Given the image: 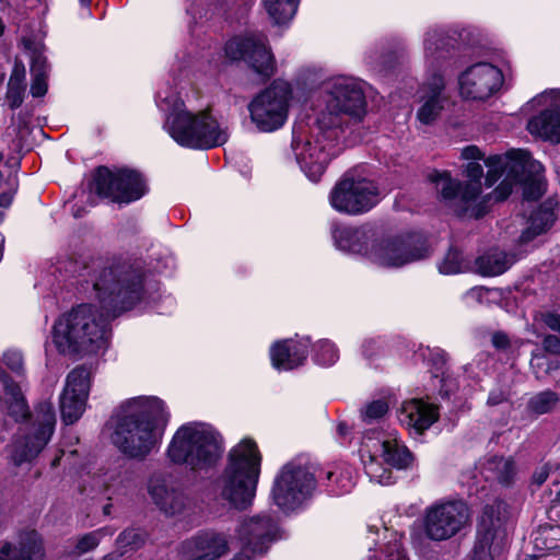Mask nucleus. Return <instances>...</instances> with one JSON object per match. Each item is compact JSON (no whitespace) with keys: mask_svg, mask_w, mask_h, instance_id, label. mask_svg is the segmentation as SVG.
I'll list each match as a JSON object with an SVG mask.
<instances>
[{"mask_svg":"<svg viewBox=\"0 0 560 560\" xmlns=\"http://www.w3.org/2000/svg\"><path fill=\"white\" fill-rule=\"evenodd\" d=\"M466 266L462 253L457 249H450L439 265V271L443 275H456L465 270Z\"/></svg>","mask_w":560,"mask_h":560,"instance_id":"obj_41","label":"nucleus"},{"mask_svg":"<svg viewBox=\"0 0 560 560\" xmlns=\"http://www.w3.org/2000/svg\"><path fill=\"white\" fill-rule=\"evenodd\" d=\"M383 532H384V536L386 537L387 534H388V529L387 528H383Z\"/></svg>","mask_w":560,"mask_h":560,"instance_id":"obj_62","label":"nucleus"},{"mask_svg":"<svg viewBox=\"0 0 560 560\" xmlns=\"http://www.w3.org/2000/svg\"><path fill=\"white\" fill-rule=\"evenodd\" d=\"M509 397V392L505 388H494L490 392L487 404L489 406H497L505 401Z\"/></svg>","mask_w":560,"mask_h":560,"instance_id":"obj_50","label":"nucleus"},{"mask_svg":"<svg viewBox=\"0 0 560 560\" xmlns=\"http://www.w3.org/2000/svg\"><path fill=\"white\" fill-rule=\"evenodd\" d=\"M5 365L16 374H21L23 371V357L18 350H9L3 355Z\"/></svg>","mask_w":560,"mask_h":560,"instance_id":"obj_47","label":"nucleus"},{"mask_svg":"<svg viewBox=\"0 0 560 560\" xmlns=\"http://www.w3.org/2000/svg\"><path fill=\"white\" fill-rule=\"evenodd\" d=\"M558 201L555 198H549L534 210L518 237V246H527L537 236L547 233L558 219Z\"/></svg>","mask_w":560,"mask_h":560,"instance_id":"obj_29","label":"nucleus"},{"mask_svg":"<svg viewBox=\"0 0 560 560\" xmlns=\"http://www.w3.org/2000/svg\"><path fill=\"white\" fill-rule=\"evenodd\" d=\"M462 158L469 162H478L483 159V154L476 145H468L463 149Z\"/></svg>","mask_w":560,"mask_h":560,"instance_id":"obj_52","label":"nucleus"},{"mask_svg":"<svg viewBox=\"0 0 560 560\" xmlns=\"http://www.w3.org/2000/svg\"><path fill=\"white\" fill-rule=\"evenodd\" d=\"M335 246L349 255L386 269L401 268L430 255L425 238L419 233H394L375 224L334 225Z\"/></svg>","mask_w":560,"mask_h":560,"instance_id":"obj_2","label":"nucleus"},{"mask_svg":"<svg viewBox=\"0 0 560 560\" xmlns=\"http://www.w3.org/2000/svg\"><path fill=\"white\" fill-rule=\"evenodd\" d=\"M558 397L552 392H541L529 400V409L535 413L542 415L550 411L557 404Z\"/></svg>","mask_w":560,"mask_h":560,"instance_id":"obj_42","label":"nucleus"},{"mask_svg":"<svg viewBox=\"0 0 560 560\" xmlns=\"http://www.w3.org/2000/svg\"><path fill=\"white\" fill-rule=\"evenodd\" d=\"M24 47L30 51L32 84L31 94L33 97H43L48 90V66L46 57L42 54V46L33 43L30 38H23Z\"/></svg>","mask_w":560,"mask_h":560,"instance_id":"obj_31","label":"nucleus"},{"mask_svg":"<svg viewBox=\"0 0 560 560\" xmlns=\"http://www.w3.org/2000/svg\"><path fill=\"white\" fill-rule=\"evenodd\" d=\"M145 535L141 529H125L116 539L117 550L107 553L102 560H120V558L129 550L138 549L144 542Z\"/></svg>","mask_w":560,"mask_h":560,"instance_id":"obj_36","label":"nucleus"},{"mask_svg":"<svg viewBox=\"0 0 560 560\" xmlns=\"http://www.w3.org/2000/svg\"><path fill=\"white\" fill-rule=\"evenodd\" d=\"M292 100V85L284 80L273 81L248 104L252 122L261 132L282 128L288 120Z\"/></svg>","mask_w":560,"mask_h":560,"instance_id":"obj_13","label":"nucleus"},{"mask_svg":"<svg viewBox=\"0 0 560 560\" xmlns=\"http://www.w3.org/2000/svg\"><path fill=\"white\" fill-rule=\"evenodd\" d=\"M3 30H4V25H3V22L0 20V36L2 35Z\"/></svg>","mask_w":560,"mask_h":560,"instance_id":"obj_61","label":"nucleus"},{"mask_svg":"<svg viewBox=\"0 0 560 560\" xmlns=\"http://www.w3.org/2000/svg\"><path fill=\"white\" fill-rule=\"evenodd\" d=\"M149 271L158 273L171 272L175 268V258L168 249H163L151 258Z\"/></svg>","mask_w":560,"mask_h":560,"instance_id":"obj_43","label":"nucleus"},{"mask_svg":"<svg viewBox=\"0 0 560 560\" xmlns=\"http://www.w3.org/2000/svg\"><path fill=\"white\" fill-rule=\"evenodd\" d=\"M95 2H80V15L81 18H90L92 15L93 4Z\"/></svg>","mask_w":560,"mask_h":560,"instance_id":"obj_56","label":"nucleus"},{"mask_svg":"<svg viewBox=\"0 0 560 560\" xmlns=\"http://www.w3.org/2000/svg\"><path fill=\"white\" fill-rule=\"evenodd\" d=\"M311 341L307 337L279 340L271 345L269 354L272 366L278 371H291L304 364Z\"/></svg>","mask_w":560,"mask_h":560,"instance_id":"obj_28","label":"nucleus"},{"mask_svg":"<svg viewBox=\"0 0 560 560\" xmlns=\"http://www.w3.org/2000/svg\"><path fill=\"white\" fill-rule=\"evenodd\" d=\"M280 537L278 522L268 513L244 518L236 528L241 552L252 557L266 553Z\"/></svg>","mask_w":560,"mask_h":560,"instance_id":"obj_21","label":"nucleus"},{"mask_svg":"<svg viewBox=\"0 0 560 560\" xmlns=\"http://www.w3.org/2000/svg\"><path fill=\"white\" fill-rule=\"evenodd\" d=\"M388 411L389 405L384 398L368 401L360 409V419L365 429L359 455L370 480L383 486L393 482L390 467L402 469L412 462L411 453L398 439L396 431H380Z\"/></svg>","mask_w":560,"mask_h":560,"instance_id":"obj_4","label":"nucleus"},{"mask_svg":"<svg viewBox=\"0 0 560 560\" xmlns=\"http://www.w3.org/2000/svg\"><path fill=\"white\" fill-rule=\"evenodd\" d=\"M378 185L364 177L346 175L329 194L330 206L340 213L360 215L371 211L381 201Z\"/></svg>","mask_w":560,"mask_h":560,"instance_id":"obj_16","label":"nucleus"},{"mask_svg":"<svg viewBox=\"0 0 560 560\" xmlns=\"http://www.w3.org/2000/svg\"><path fill=\"white\" fill-rule=\"evenodd\" d=\"M439 407L421 398H411L401 402L397 419L411 435H422L439 420Z\"/></svg>","mask_w":560,"mask_h":560,"instance_id":"obj_27","label":"nucleus"},{"mask_svg":"<svg viewBox=\"0 0 560 560\" xmlns=\"http://www.w3.org/2000/svg\"><path fill=\"white\" fill-rule=\"evenodd\" d=\"M557 498L560 500V491L558 492Z\"/></svg>","mask_w":560,"mask_h":560,"instance_id":"obj_64","label":"nucleus"},{"mask_svg":"<svg viewBox=\"0 0 560 560\" xmlns=\"http://www.w3.org/2000/svg\"><path fill=\"white\" fill-rule=\"evenodd\" d=\"M231 560H252V556L240 552L235 555Z\"/></svg>","mask_w":560,"mask_h":560,"instance_id":"obj_60","label":"nucleus"},{"mask_svg":"<svg viewBox=\"0 0 560 560\" xmlns=\"http://www.w3.org/2000/svg\"><path fill=\"white\" fill-rule=\"evenodd\" d=\"M12 197L10 195L0 196V206L8 207L11 203Z\"/></svg>","mask_w":560,"mask_h":560,"instance_id":"obj_59","label":"nucleus"},{"mask_svg":"<svg viewBox=\"0 0 560 560\" xmlns=\"http://www.w3.org/2000/svg\"><path fill=\"white\" fill-rule=\"evenodd\" d=\"M230 60H244L258 74L269 78L276 70L273 55L264 34H249L231 38L224 47Z\"/></svg>","mask_w":560,"mask_h":560,"instance_id":"obj_18","label":"nucleus"},{"mask_svg":"<svg viewBox=\"0 0 560 560\" xmlns=\"http://www.w3.org/2000/svg\"><path fill=\"white\" fill-rule=\"evenodd\" d=\"M170 417L156 396L126 399L113 416L112 442L127 458L143 460L161 445Z\"/></svg>","mask_w":560,"mask_h":560,"instance_id":"obj_3","label":"nucleus"},{"mask_svg":"<svg viewBox=\"0 0 560 560\" xmlns=\"http://www.w3.org/2000/svg\"><path fill=\"white\" fill-rule=\"evenodd\" d=\"M320 485L331 497L350 493L355 486L354 470L347 465H335L320 478Z\"/></svg>","mask_w":560,"mask_h":560,"instance_id":"obj_32","label":"nucleus"},{"mask_svg":"<svg viewBox=\"0 0 560 560\" xmlns=\"http://www.w3.org/2000/svg\"><path fill=\"white\" fill-rule=\"evenodd\" d=\"M82 290L100 302V308L80 304L54 325L52 340L63 354H94L105 350L110 337L109 320L121 312L156 300L160 283L140 262L112 267L84 266L79 273Z\"/></svg>","mask_w":560,"mask_h":560,"instance_id":"obj_1","label":"nucleus"},{"mask_svg":"<svg viewBox=\"0 0 560 560\" xmlns=\"http://www.w3.org/2000/svg\"><path fill=\"white\" fill-rule=\"evenodd\" d=\"M516 260L515 254L493 249L476 259V269L482 276L494 277L505 272Z\"/></svg>","mask_w":560,"mask_h":560,"instance_id":"obj_33","label":"nucleus"},{"mask_svg":"<svg viewBox=\"0 0 560 560\" xmlns=\"http://www.w3.org/2000/svg\"><path fill=\"white\" fill-rule=\"evenodd\" d=\"M145 489L152 503L165 516L183 515L190 506L189 497L170 472L153 471L147 480Z\"/></svg>","mask_w":560,"mask_h":560,"instance_id":"obj_20","label":"nucleus"},{"mask_svg":"<svg viewBox=\"0 0 560 560\" xmlns=\"http://www.w3.org/2000/svg\"><path fill=\"white\" fill-rule=\"evenodd\" d=\"M104 511H105V513H108V511H109V505H106V506L104 508Z\"/></svg>","mask_w":560,"mask_h":560,"instance_id":"obj_63","label":"nucleus"},{"mask_svg":"<svg viewBox=\"0 0 560 560\" xmlns=\"http://www.w3.org/2000/svg\"><path fill=\"white\" fill-rule=\"evenodd\" d=\"M339 359L337 347L329 340H319L314 345V361L318 365L330 366Z\"/></svg>","mask_w":560,"mask_h":560,"instance_id":"obj_40","label":"nucleus"},{"mask_svg":"<svg viewBox=\"0 0 560 560\" xmlns=\"http://www.w3.org/2000/svg\"><path fill=\"white\" fill-rule=\"evenodd\" d=\"M91 381L92 371L85 365L78 366L68 374L60 396V412L66 424L74 423L85 411Z\"/></svg>","mask_w":560,"mask_h":560,"instance_id":"obj_24","label":"nucleus"},{"mask_svg":"<svg viewBox=\"0 0 560 560\" xmlns=\"http://www.w3.org/2000/svg\"><path fill=\"white\" fill-rule=\"evenodd\" d=\"M380 528H377L374 525H369V535L368 539L371 540V542L374 545V547L369 546V558L370 560H376V548H380L382 552L386 553L385 560H406L404 551L400 547V544L397 541L396 538L393 540H389L386 545L385 550L382 549V546L377 544L376 537L378 536Z\"/></svg>","mask_w":560,"mask_h":560,"instance_id":"obj_37","label":"nucleus"},{"mask_svg":"<svg viewBox=\"0 0 560 560\" xmlns=\"http://www.w3.org/2000/svg\"><path fill=\"white\" fill-rule=\"evenodd\" d=\"M155 103L164 115L163 129L178 145L207 150L228 141V128L219 121L212 110L187 109L173 88H161L156 92Z\"/></svg>","mask_w":560,"mask_h":560,"instance_id":"obj_5","label":"nucleus"},{"mask_svg":"<svg viewBox=\"0 0 560 560\" xmlns=\"http://www.w3.org/2000/svg\"><path fill=\"white\" fill-rule=\"evenodd\" d=\"M429 360L434 366L433 375L435 377L441 376V382H444V366L446 364V353L440 349H428Z\"/></svg>","mask_w":560,"mask_h":560,"instance_id":"obj_45","label":"nucleus"},{"mask_svg":"<svg viewBox=\"0 0 560 560\" xmlns=\"http://www.w3.org/2000/svg\"><path fill=\"white\" fill-rule=\"evenodd\" d=\"M260 462L261 457L254 441L244 439L234 446L225 469L217 480L222 499L238 510L249 506L256 494Z\"/></svg>","mask_w":560,"mask_h":560,"instance_id":"obj_8","label":"nucleus"},{"mask_svg":"<svg viewBox=\"0 0 560 560\" xmlns=\"http://www.w3.org/2000/svg\"><path fill=\"white\" fill-rule=\"evenodd\" d=\"M482 474L486 479L508 486L516 475L515 463L512 457L491 456L482 464Z\"/></svg>","mask_w":560,"mask_h":560,"instance_id":"obj_34","label":"nucleus"},{"mask_svg":"<svg viewBox=\"0 0 560 560\" xmlns=\"http://www.w3.org/2000/svg\"><path fill=\"white\" fill-rule=\"evenodd\" d=\"M319 109L316 120L322 127L338 132L343 116L362 118L366 112L363 82L350 75H334L324 80L318 89Z\"/></svg>","mask_w":560,"mask_h":560,"instance_id":"obj_10","label":"nucleus"},{"mask_svg":"<svg viewBox=\"0 0 560 560\" xmlns=\"http://www.w3.org/2000/svg\"><path fill=\"white\" fill-rule=\"evenodd\" d=\"M488 167L486 184L491 187L504 174L505 177L494 189L493 198L504 200L512 192L515 182L523 180V195L527 200L538 199L546 191V182L541 177L544 165L532 158L528 151L511 150L504 155H491L485 160Z\"/></svg>","mask_w":560,"mask_h":560,"instance_id":"obj_7","label":"nucleus"},{"mask_svg":"<svg viewBox=\"0 0 560 560\" xmlns=\"http://www.w3.org/2000/svg\"><path fill=\"white\" fill-rule=\"evenodd\" d=\"M459 94L465 100L483 102L502 88V71L490 62H476L464 69L457 78Z\"/></svg>","mask_w":560,"mask_h":560,"instance_id":"obj_19","label":"nucleus"},{"mask_svg":"<svg viewBox=\"0 0 560 560\" xmlns=\"http://www.w3.org/2000/svg\"><path fill=\"white\" fill-rule=\"evenodd\" d=\"M549 471H550V468H549V466H548V465H542V466H540V467H539V468H537V469H536V471L534 472V475H533V481H534L536 485H538V486L542 485V483L547 480V478H548V476H549Z\"/></svg>","mask_w":560,"mask_h":560,"instance_id":"obj_55","label":"nucleus"},{"mask_svg":"<svg viewBox=\"0 0 560 560\" xmlns=\"http://www.w3.org/2000/svg\"><path fill=\"white\" fill-rule=\"evenodd\" d=\"M469 509L463 501H438L424 510L421 530L427 539L441 542L462 532L469 523Z\"/></svg>","mask_w":560,"mask_h":560,"instance_id":"obj_14","label":"nucleus"},{"mask_svg":"<svg viewBox=\"0 0 560 560\" xmlns=\"http://www.w3.org/2000/svg\"><path fill=\"white\" fill-rule=\"evenodd\" d=\"M2 385L5 392L4 405L10 416L15 421L25 419L28 416V407L23 396L21 387L12 382L7 375L2 378ZM3 406V401L0 399V407Z\"/></svg>","mask_w":560,"mask_h":560,"instance_id":"obj_35","label":"nucleus"},{"mask_svg":"<svg viewBox=\"0 0 560 560\" xmlns=\"http://www.w3.org/2000/svg\"><path fill=\"white\" fill-rule=\"evenodd\" d=\"M544 349L550 353L560 354V338L555 335H548L542 341Z\"/></svg>","mask_w":560,"mask_h":560,"instance_id":"obj_51","label":"nucleus"},{"mask_svg":"<svg viewBox=\"0 0 560 560\" xmlns=\"http://www.w3.org/2000/svg\"><path fill=\"white\" fill-rule=\"evenodd\" d=\"M505 512V504L501 501L485 508L471 553L472 560L493 559V550L501 545L505 537V530L502 528Z\"/></svg>","mask_w":560,"mask_h":560,"instance_id":"obj_23","label":"nucleus"},{"mask_svg":"<svg viewBox=\"0 0 560 560\" xmlns=\"http://www.w3.org/2000/svg\"><path fill=\"white\" fill-rule=\"evenodd\" d=\"M24 91V85H8L7 97L12 108H16L22 104Z\"/></svg>","mask_w":560,"mask_h":560,"instance_id":"obj_48","label":"nucleus"},{"mask_svg":"<svg viewBox=\"0 0 560 560\" xmlns=\"http://www.w3.org/2000/svg\"><path fill=\"white\" fill-rule=\"evenodd\" d=\"M93 185L96 194L115 202L129 203L140 199L147 192L141 174L121 168L112 171L101 166L95 171Z\"/></svg>","mask_w":560,"mask_h":560,"instance_id":"obj_17","label":"nucleus"},{"mask_svg":"<svg viewBox=\"0 0 560 560\" xmlns=\"http://www.w3.org/2000/svg\"><path fill=\"white\" fill-rule=\"evenodd\" d=\"M486 294L487 291L483 288H472L465 293L464 299L467 304L471 302L480 303Z\"/></svg>","mask_w":560,"mask_h":560,"instance_id":"obj_53","label":"nucleus"},{"mask_svg":"<svg viewBox=\"0 0 560 560\" xmlns=\"http://www.w3.org/2000/svg\"><path fill=\"white\" fill-rule=\"evenodd\" d=\"M80 490L82 493L91 497H96L98 494H102L106 492V485L104 483L101 471L93 475H88L83 480L82 485L80 486Z\"/></svg>","mask_w":560,"mask_h":560,"instance_id":"obj_44","label":"nucleus"},{"mask_svg":"<svg viewBox=\"0 0 560 560\" xmlns=\"http://www.w3.org/2000/svg\"><path fill=\"white\" fill-rule=\"evenodd\" d=\"M230 551L229 535L202 529L182 542L183 560H219Z\"/></svg>","mask_w":560,"mask_h":560,"instance_id":"obj_26","label":"nucleus"},{"mask_svg":"<svg viewBox=\"0 0 560 560\" xmlns=\"http://www.w3.org/2000/svg\"><path fill=\"white\" fill-rule=\"evenodd\" d=\"M223 454L220 434L203 422L182 424L168 442L165 456L170 463L186 466L190 470H207Z\"/></svg>","mask_w":560,"mask_h":560,"instance_id":"obj_9","label":"nucleus"},{"mask_svg":"<svg viewBox=\"0 0 560 560\" xmlns=\"http://www.w3.org/2000/svg\"><path fill=\"white\" fill-rule=\"evenodd\" d=\"M56 423V416L51 402L39 404L35 410V421L32 433L26 435L23 441H16L12 459L15 465H21L31 460L39 454L50 440Z\"/></svg>","mask_w":560,"mask_h":560,"instance_id":"obj_22","label":"nucleus"},{"mask_svg":"<svg viewBox=\"0 0 560 560\" xmlns=\"http://www.w3.org/2000/svg\"><path fill=\"white\" fill-rule=\"evenodd\" d=\"M101 477L106 485V491L115 485L120 477V471L117 468L101 469Z\"/></svg>","mask_w":560,"mask_h":560,"instance_id":"obj_49","label":"nucleus"},{"mask_svg":"<svg viewBox=\"0 0 560 560\" xmlns=\"http://www.w3.org/2000/svg\"><path fill=\"white\" fill-rule=\"evenodd\" d=\"M338 132L322 127L315 119L313 126L299 125L293 129L291 149L305 176L317 183L331 159V148Z\"/></svg>","mask_w":560,"mask_h":560,"instance_id":"obj_11","label":"nucleus"},{"mask_svg":"<svg viewBox=\"0 0 560 560\" xmlns=\"http://www.w3.org/2000/svg\"><path fill=\"white\" fill-rule=\"evenodd\" d=\"M316 486L313 467L302 459H293L277 472L271 488V498L284 513L294 512L310 502Z\"/></svg>","mask_w":560,"mask_h":560,"instance_id":"obj_12","label":"nucleus"},{"mask_svg":"<svg viewBox=\"0 0 560 560\" xmlns=\"http://www.w3.org/2000/svg\"><path fill=\"white\" fill-rule=\"evenodd\" d=\"M534 320L545 324L549 329L560 334V314L555 312H538Z\"/></svg>","mask_w":560,"mask_h":560,"instance_id":"obj_46","label":"nucleus"},{"mask_svg":"<svg viewBox=\"0 0 560 560\" xmlns=\"http://www.w3.org/2000/svg\"><path fill=\"white\" fill-rule=\"evenodd\" d=\"M528 105L547 108L528 121L527 130L534 136L560 143V90L545 91Z\"/></svg>","mask_w":560,"mask_h":560,"instance_id":"obj_25","label":"nucleus"},{"mask_svg":"<svg viewBox=\"0 0 560 560\" xmlns=\"http://www.w3.org/2000/svg\"><path fill=\"white\" fill-rule=\"evenodd\" d=\"M453 47V38L443 28L429 30L423 38L425 81L420 89L417 119L423 125L434 122L448 103L443 67Z\"/></svg>","mask_w":560,"mask_h":560,"instance_id":"obj_6","label":"nucleus"},{"mask_svg":"<svg viewBox=\"0 0 560 560\" xmlns=\"http://www.w3.org/2000/svg\"><path fill=\"white\" fill-rule=\"evenodd\" d=\"M466 176L469 180L464 186L453 179L447 172L434 171L430 174V180L435 185L444 201L451 206H457L458 215H466L470 211V217L478 218L481 213L472 208V203L481 192L482 166L478 162H468Z\"/></svg>","mask_w":560,"mask_h":560,"instance_id":"obj_15","label":"nucleus"},{"mask_svg":"<svg viewBox=\"0 0 560 560\" xmlns=\"http://www.w3.org/2000/svg\"><path fill=\"white\" fill-rule=\"evenodd\" d=\"M113 530L107 527L98 528L93 532L86 533L75 539L72 553L82 556L93 551L101 544L102 539L106 536H112Z\"/></svg>","mask_w":560,"mask_h":560,"instance_id":"obj_38","label":"nucleus"},{"mask_svg":"<svg viewBox=\"0 0 560 560\" xmlns=\"http://www.w3.org/2000/svg\"><path fill=\"white\" fill-rule=\"evenodd\" d=\"M265 9L275 25H283L295 15L298 2H265Z\"/></svg>","mask_w":560,"mask_h":560,"instance_id":"obj_39","label":"nucleus"},{"mask_svg":"<svg viewBox=\"0 0 560 560\" xmlns=\"http://www.w3.org/2000/svg\"><path fill=\"white\" fill-rule=\"evenodd\" d=\"M40 535L35 530L20 535L18 542H7L0 549V560H44Z\"/></svg>","mask_w":560,"mask_h":560,"instance_id":"obj_30","label":"nucleus"},{"mask_svg":"<svg viewBox=\"0 0 560 560\" xmlns=\"http://www.w3.org/2000/svg\"><path fill=\"white\" fill-rule=\"evenodd\" d=\"M493 345L497 348H504L508 345V338L503 334H495L493 336Z\"/></svg>","mask_w":560,"mask_h":560,"instance_id":"obj_58","label":"nucleus"},{"mask_svg":"<svg viewBox=\"0 0 560 560\" xmlns=\"http://www.w3.org/2000/svg\"><path fill=\"white\" fill-rule=\"evenodd\" d=\"M351 428L346 422H339L337 424V434L340 438H347L350 434Z\"/></svg>","mask_w":560,"mask_h":560,"instance_id":"obj_57","label":"nucleus"},{"mask_svg":"<svg viewBox=\"0 0 560 560\" xmlns=\"http://www.w3.org/2000/svg\"><path fill=\"white\" fill-rule=\"evenodd\" d=\"M25 70L18 65L14 67L8 85H24Z\"/></svg>","mask_w":560,"mask_h":560,"instance_id":"obj_54","label":"nucleus"}]
</instances>
